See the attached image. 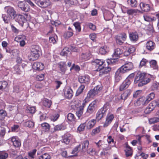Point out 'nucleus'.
<instances>
[{
  "mask_svg": "<svg viewBox=\"0 0 159 159\" xmlns=\"http://www.w3.org/2000/svg\"><path fill=\"white\" fill-rule=\"evenodd\" d=\"M93 65L95 66V71H99V75L102 76L109 72L111 70V67L106 66L105 61L102 60L96 59L93 62Z\"/></svg>",
  "mask_w": 159,
  "mask_h": 159,
  "instance_id": "nucleus-1",
  "label": "nucleus"
},
{
  "mask_svg": "<svg viewBox=\"0 0 159 159\" xmlns=\"http://www.w3.org/2000/svg\"><path fill=\"white\" fill-rule=\"evenodd\" d=\"M150 79L147 77V74L145 73L138 72L136 75L134 80V83L137 84L139 82L138 86L141 87L149 83Z\"/></svg>",
  "mask_w": 159,
  "mask_h": 159,
  "instance_id": "nucleus-2",
  "label": "nucleus"
},
{
  "mask_svg": "<svg viewBox=\"0 0 159 159\" xmlns=\"http://www.w3.org/2000/svg\"><path fill=\"white\" fill-rule=\"evenodd\" d=\"M41 54V49L38 45L32 46L30 48V54L29 57V60L34 61L37 60Z\"/></svg>",
  "mask_w": 159,
  "mask_h": 159,
  "instance_id": "nucleus-3",
  "label": "nucleus"
},
{
  "mask_svg": "<svg viewBox=\"0 0 159 159\" xmlns=\"http://www.w3.org/2000/svg\"><path fill=\"white\" fill-rule=\"evenodd\" d=\"M127 38L126 34L124 33H122L116 35L115 39L116 43L119 45H122L125 41Z\"/></svg>",
  "mask_w": 159,
  "mask_h": 159,
  "instance_id": "nucleus-4",
  "label": "nucleus"
},
{
  "mask_svg": "<svg viewBox=\"0 0 159 159\" xmlns=\"http://www.w3.org/2000/svg\"><path fill=\"white\" fill-rule=\"evenodd\" d=\"M133 68V64L131 62H129L125 64L119 69L120 71L122 72V74L126 72L131 70Z\"/></svg>",
  "mask_w": 159,
  "mask_h": 159,
  "instance_id": "nucleus-5",
  "label": "nucleus"
},
{
  "mask_svg": "<svg viewBox=\"0 0 159 159\" xmlns=\"http://www.w3.org/2000/svg\"><path fill=\"white\" fill-rule=\"evenodd\" d=\"M24 15L25 17L22 15L20 14H16L15 16V18L16 21L18 22L20 24L23 25L24 22L26 20V19L28 17V14L25 13Z\"/></svg>",
  "mask_w": 159,
  "mask_h": 159,
  "instance_id": "nucleus-6",
  "label": "nucleus"
},
{
  "mask_svg": "<svg viewBox=\"0 0 159 159\" xmlns=\"http://www.w3.org/2000/svg\"><path fill=\"white\" fill-rule=\"evenodd\" d=\"M18 6L21 10L25 12H28L30 10V6L25 1L19 2Z\"/></svg>",
  "mask_w": 159,
  "mask_h": 159,
  "instance_id": "nucleus-7",
  "label": "nucleus"
},
{
  "mask_svg": "<svg viewBox=\"0 0 159 159\" xmlns=\"http://www.w3.org/2000/svg\"><path fill=\"white\" fill-rule=\"evenodd\" d=\"M5 10L8 15L13 19L15 18V15L16 13V11L14 8L11 7H6L5 8Z\"/></svg>",
  "mask_w": 159,
  "mask_h": 159,
  "instance_id": "nucleus-8",
  "label": "nucleus"
},
{
  "mask_svg": "<svg viewBox=\"0 0 159 159\" xmlns=\"http://www.w3.org/2000/svg\"><path fill=\"white\" fill-rule=\"evenodd\" d=\"M114 118L113 114L108 113L106 118L105 121L103 124V127H106L108 126L112 122Z\"/></svg>",
  "mask_w": 159,
  "mask_h": 159,
  "instance_id": "nucleus-9",
  "label": "nucleus"
},
{
  "mask_svg": "<svg viewBox=\"0 0 159 159\" xmlns=\"http://www.w3.org/2000/svg\"><path fill=\"white\" fill-rule=\"evenodd\" d=\"M73 136L68 133L65 134L62 136V142L68 144L69 143L70 141L73 138Z\"/></svg>",
  "mask_w": 159,
  "mask_h": 159,
  "instance_id": "nucleus-10",
  "label": "nucleus"
},
{
  "mask_svg": "<svg viewBox=\"0 0 159 159\" xmlns=\"http://www.w3.org/2000/svg\"><path fill=\"white\" fill-rule=\"evenodd\" d=\"M147 104L144 99V97H142L138 99L135 101L134 102V105L135 106H144Z\"/></svg>",
  "mask_w": 159,
  "mask_h": 159,
  "instance_id": "nucleus-11",
  "label": "nucleus"
},
{
  "mask_svg": "<svg viewBox=\"0 0 159 159\" xmlns=\"http://www.w3.org/2000/svg\"><path fill=\"white\" fill-rule=\"evenodd\" d=\"M79 81L81 83L88 84L90 80V77L88 75L80 76L78 78Z\"/></svg>",
  "mask_w": 159,
  "mask_h": 159,
  "instance_id": "nucleus-12",
  "label": "nucleus"
},
{
  "mask_svg": "<svg viewBox=\"0 0 159 159\" xmlns=\"http://www.w3.org/2000/svg\"><path fill=\"white\" fill-rule=\"evenodd\" d=\"M129 38L131 41L135 43L138 41L139 39V34L136 32H132L129 34Z\"/></svg>",
  "mask_w": 159,
  "mask_h": 159,
  "instance_id": "nucleus-13",
  "label": "nucleus"
},
{
  "mask_svg": "<svg viewBox=\"0 0 159 159\" xmlns=\"http://www.w3.org/2000/svg\"><path fill=\"white\" fill-rule=\"evenodd\" d=\"M33 69L36 70H42L44 67V64L40 62H35L33 65Z\"/></svg>",
  "mask_w": 159,
  "mask_h": 159,
  "instance_id": "nucleus-14",
  "label": "nucleus"
},
{
  "mask_svg": "<svg viewBox=\"0 0 159 159\" xmlns=\"http://www.w3.org/2000/svg\"><path fill=\"white\" fill-rule=\"evenodd\" d=\"M130 84V81L128 80V79H125L120 86V91H122L127 88Z\"/></svg>",
  "mask_w": 159,
  "mask_h": 159,
  "instance_id": "nucleus-15",
  "label": "nucleus"
},
{
  "mask_svg": "<svg viewBox=\"0 0 159 159\" xmlns=\"http://www.w3.org/2000/svg\"><path fill=\"white\" fill-rule=\"evenodd\" d=\"M142 11L145 12H148L150 11L151 7L149 4L141 2L139 4Z\"/></svg>",
  "mask_w": 159,
  "mask_h": 159,
  "instance_id": "nucleus-16",
  "label": "nucleus"
},
{
  "mask_svg": "<svg viewBox=\"0 0 159 159\" xmlns=\"http://www.w3.org/2000/svg\"><path fill=\"white\" fill-rule=\"evenodd\" d=\"M125 144V151L126 157H129L131 156L132 155L133 152L132 148L128 145L127 142Z\"/></svg>",
  "mask_w": 159,
  "mask_h": 159,
  "instance_id": "nucleus-17",
  "label": "nucleus"
},
{
  "mask_svg": "<svg viewBox=\"0 0 159 159\" xmlns=\"http://www.w3.org/2000/svg\"><path fill=\"white\" fill-rule=\"evenodd\" d=\"M73 92L71 88H69L66 90L64 92L65 98L68 99H71L73 96Z\"/></svg>",
  "mask_w": 159,
  "mask_h": 159,
  "instance_id": "nucleus-18",
  "label": "nucleus"
},
{
  "mask_svg": "<svg viewBox=\"0 0 159 159\" xmlns=\"http://www.w3.org/2000/svg\"><path fill=\"white\" fill-rule=\"evenodd\" d=\"M85 123H86L87 128L88 129H91L95 125L96 123V120L95 119H93L89 121H86Z\"/></svg>",
  "mask_w": 159,
  "mask_h": 159,
  "instance_id": "nucleus-19",
  "label": "nucleus"
},
{
  "mask_svg": "<svg viewBox=\"0 0 159 159\" xmlns=\"http://www.w3.org/2000/svg\"><path fill=\"white\" fill-rule=\"evenodd\" d=\"M155 43L151 41H148L146 44V49L149 51L153 50L155 48Z\"/></svg>",
  "mask_w": 159,
  "mask_h": 159,
  "instance_id": "nucleus-20",
  "label": "nucleus"
},
{
  "mask_svg": "<svg viewBox=\"0 0 159 159\" xmlns=\"http://www.w3.org/2000/svg\"><path fill=\"white\" fill-rule=\"evenodd\" d=\"M106 114L105 112L100 109L96 114V119L98 121L101 120Z\"/></svg>",
  "mask_w": 159,
  "mask_h": 159,
  "instance_id": "nucleus-21",
  "label": "nucleus"
},
{
  "mask_svg": "<svg viewBox=\"0 0 159 159\" xmlns=\"http://www.w3.org/2000/svg\"><path fill=\"white\" fill-rule=\"evenodd\" d=\"M132 91L131 90L128 89L125 90L123 93L121 94L120 96L121 99L124 100L127 99L131 94Z\"/></svg>",
  "mask_w": 159,
  "mask_h": 159,
  "instance_id": "nucleus-22",
  "label": "nucleus"
},
{
  "mask_svg": "<svg viewBox=\"0 0 159 159\" xmlns=\"http://www.w3.org/2000/svg\"><path fill=\"white\" fill-rule=\"evenodd\" d=\"M43 106L47 108H50L52 104V101L47 98H44L42 100Z\"/></svg>",
  "mask_w": 159,
  "mask_h": 159,
  "instance_id": "nucleus-23",
  "label": "nucleus"
},
{
  "mask_svg": "<svg viewBox=\"0 0 159 159\" xmlns=\"http://www.w3.org/2000/svg\"><path fill=\"white\" fill-rule=\"evenodd\" d=\"M155 97V94L153 92H152L148 94L146 97H144V99L147 104L151 101Z\"/></svg>",
  "mask_w": 159,
  "mask_h": 159,
  "instance_id": "nucleus-24",
  "label": "nucleus"
},
{
  "mask_svg": "<svg viewBox=\"0 0 159 159\" xmlns=\"http://www.w3.org/2000/svg\"><path fill=\"white\" fill-rule=\"evenodd\" d=\"M58 65L61 72L64 73L67 70L66 63L64 62H61L59 63Z\"/></svg>",
  "mask_w": 159,
  "mask_h": 159,
  "instance_id": "nucleus-25",
  "label": "nucleus"
},
{
  "mask_svg": "<svg viewBox=\"0 0 159 159\" xmlns=\"http://www.w3.org/2000/svg\"><path fill=\"white\" fill-rule=\"evenodd\" d=\"M123 52V51L119 48H117L115 50L114 52L112 55L113 57L116 58H119L120 55Z\"/></svg>",
  "mask_w": 159,
  "mask_h": 159,
  "instance_id": "nucleus-26",
  "label": "nucleus"
},
{
  "mask_svg": "<svg viewBox=\"0 0 159 159\" xmlns=\"http://www.w3.org/2000/svg\"><path fill=\"white\" fill-rule=\"evenodd\" d=\"M87 153L93 155H95L98 152V149H97L95 146H92L90 147L87 149Z\"/></svg>",
  "mask_w": 159,
  "mask_h": 159,
  "instance_id": "nucleus-27",
  "label": "nucleus"
},
{
  "mask_svg": "<svg viewBox=\"0 0 159 159\" xmlns=\"http://www.w3.org/2000/svg\"><path fill=\"white\" fill-rule=\"evenodd\" d=\"M85 88L84 85L81 84L78 88L75 94V96H78L81 94L83 92Z\"/></svg>",
  "mask_w": 159,
  "mask_h": 159,
  "instance_id": "nucleus-28",
  "label": "nucleus"
},
{
  "mask_svg": "<svg viewBox=\"0 0 159 159\" xmlns=\"http://www.w3.org/2000/svg\"><path fill=\"white\" fill-rule=\"evenodd\" d=\"M143 17L144 20L147 22H150L156 20V18H155V17H151L148 14H144L143 16Z\"/></svg>",
  "mask_w": 159,
  "mask_h": 159,
  "instance_id": "nucleus-29",
  "label": "nucleus"
},
{
  "mask_svg": "<svg viewBox=\"0 0 159 159\" xmlns=\"http://www.w3.org/2000/svg\"><path fill=\"white\" fill-rule=\"evenodd\" d=\"M91 53L89 52H87L85 53H83L81 55V58L84 61L89 60L90 58Z\"/></svg>",
  "mask_w": 159,
  "mask_h": 159,
  "instance_id": "nucleus-30",
  "label": "nucleus"
},
{
  "mask_svg": "<svg viewBox=\"0 0 159 159\" xmlns=\"http://www.w3.org/2000/svg\"><path fill=\"white\" fill-rule=\"evenodd\" d=\"M42 129L45 132H48L49 131L50 125L48 123L44 122L41 124Z\"/></svg>",
  "mask_w": 159,
  "mask_h": 159,
  "instance_id": "nucleus-31",
  "label": "nucleus"
},
{
  "mask_svg": "<svg viewBox=\"0 0 159 159\" xmlns=\"http://www.w3.org/2000/svg\"><path fill=\"white\" fill-rule=\"evenodd\" d=\"M82 149L83 151L89 149V142L88 140H86L84 141L82 143Z\"/></svg>",
  "mask_w": 159,
  "mask_h": 159,
  "instance_id": "nucleus-32",
  "label": "nucleus"
},
{
  "mask_svg": "<svg viewBox=\"0 0 159 159\" xmlns=\"http://www.w3.org/2000/svg\"><path fill=\"white\" fill-rule=\"evenodd\" d=\"M11 142L13 143V145L15 147H19L21 145L20 141L16 139L14 137H12L11 139Z\"/></svg>",
  "mask_w": 159,
  "mask_h": 159,
  "instance_id": "nucleus-33",
  "label": "nucleus"
},
{
  "mask_svg": "<svg viewBox=\"0 0 159 159\" xmlns=\"http://www.w3.org/2000/svg\"><path fill=\"white\" fill-rule=\"evenodd\" d=\"M37 4L40 7L44 8L47 7L49 5V3L46 1H39L38 2Z\"/></svg>",
  "mask_w": 159,
  "mask_h": 159,
  "instance_id": "nucleus-34",
  "label": "nucleus"
},
{
  "mask_svg": "<svg viewBox=\"0 0 159 159\" xmlns=\"http://www.w3.org/2000/svg\"><path fill=\"white\" fill-rule=\"evenodd\" d=\"M7 116L6 111L3 109L0 110V121H3L4 120L5 117Z\"/></svg>",
  "mask_w": 159,
  "mask_h": 159,
  "instance_id": "nucleus-35",
  "label": "nucleus"
},
{
  "mask_svg": "<svg viewBox=\"0 0 159 159\" xmlns=\"http://www.w3.org/2000/svg\"><path fill=\"white\" fill-rule=\"evenodd\" d=\"M67 119L68 121L71 122H75L76 121V118L74 115L71 113H69L67 116Z\"/></svg>",
  "mask_w": 159,
  "mask_h": 159,
  "instance_id": "nucleus-36",
  "label": "nucleus"
},
{
  "mask_svg": "<svg viewBox=\"0 0 159 159\" xmlns=\"http://www.w3.org/2000/svg\"><path fill=\"white\" fill-rule=\"evenodd\" d=\"M127 2L129 5L132 7H136L138 5L136 0H127Z\"/></svg>",
  "mask_w": 159,
  "mask_h": 159,
  "instance_id": "nucleus-37",
  "label": "nucleus"
},
{
  "mask_svg": "<svg viewBox=\"0 0 159 159\" xmlns=\"http://www.w3.org/2000/svg\"><path fill=\"white\" fill-rule=\"evenodd\" d=\"M13 74H20V66L18 64H16L13 68L12 70Z\"/></svg>",
  "mask_w": 159,
  "mask_h": 159,
  "instance_id": "nucleus-38",
  "label": "nucleus"
},
{
  "mask_svg": "<svg viewBox=\"0 0 159 159\" xmlns=\"http://www.w3.org/2000/svg\"><path fill=\"white\" fill-rule=\"evenodd\" d=\"M98 93H97V92L93 89L89 91L87 94V97L89 98H93Z\"/></svg>",
  "mask_w": 159,
  "mask_h": 159,
  "instance_id": "nucleus-39",
  "label": "nucleus"
},
{
  "mask_svg": "<svg viewBox=\"0 0 159 159\" xmlns=\"http://www.w3.org/2000/svg\"><path fill=\"white\" fill-rule=\"evenodd\" d=\"M66 128V126L63 124L57 125L54 127V132L57 131L63 130L65 129Z\"/></svg>",
  "mask_w": 159,
  "mask_h": 159,
  "instance_id": "nucleus-40",
  "label": "nucleus"
},
{
  "mask_svg": "<svg viewBox=\"0 0 159 159\" xmlns=\"http://www.w3.org/2000/svg\"><path fill=\"white\" fill-rule=\"evenodd\" d=\"M2 17L3 20L6 23H8L10 21V20L13 19L11 17H10L9 16L7 15H6L5 14L2 15Z\"/></svg>",
  "mask_w": 159,
  "mask_h": 159,
  "instance_id": "nucleus-41",
  "label": "nucleus"
},
{
  "mask_svg": "<svg viewBox=\"0 0 159 159\" xmlns=\"http://www.w3.org/2000/svg\"><path fill=\"white\" fill-rule=\"evenodd\" d=\"M81 148V145L79 144L78 146H76L75 147L74 149L71 152V153L72 154H74V155L71 156V157L73 156H77V154L78 152V150L80 148Z\"/></svg>",
  "mask_w": 159,
  "mask_h": 159,
  "instance_id": "nucleus-42",
  "label": "nucleus"
},
{
  "mask_svg": "<svg viewBox=\"0 0 159 159\" xmlns=\"http://www.w3.org/2000/svg\"><path fill=\"white\" fill-rule=\"evenodd\" d=\"M120 70L118 69L115 73V78L117 81H119L121 79V74L122 73V72L121 71H120Z\"/></svg>",
  "mask_w": 159,
  "mask_h": 159,
  "instance_id": "nucleus-43",
  "label": "nucleus"
},
{
  "mask_svg": "<svg viewBox=\"0 0 159 159\" xmlns=\"http://www.w3.org/2000/svg\"><path fill=\"white\" fill-rule=\"evenodd\" d=\"M112 57L113 58H111L110 59H108L107 60V63L108 65H114L117 62V59L118 58H116V57Z\"/></svg>",
  "mask_w": 159,
  "mask_h": 159,
  "instance_id": "nucleus-44",
  "label": "nucleus"
},
{
  "mask_svg": "<svg viewBox=\"0 0 159 159\" xmlns=\"http://www.w3.org/2000/svg\"><path fill=\"white\" fill-rule=\"evenodd\" d=\"M8 156V154L6 151H0V159H6Z\"/></svg>",
  "mask_w": 159,
  "mask_h": 159,
  "instance_id": "nucleus-45",
  "label": "nucleus"
},
{
  "mask_svg": "<svg viewBox=\"0 0 159 159\" xmlns=\"http://www.w3.org/2000/svg\"><path fill=\"white\" fill-rule=\"evenodd\" d=\"M37 150L35 149H34L28 152V156L31 159H34V156L36 153Z\"/></svg>",
  "mask_w": 159,
  "mask_h": 159,
  "instance_id": "nucleus-46",
  "label": "nucleus"
},
{
  "mask_svg": "<svg viewBox=\"0 0 159 159\" xmlns=\"http://www.w3.org/2000/svg\"><path fill=\"white\" fill-rule=\"evenodd\" d=\"M24 125L25 126L32 128L34 126V123L32 121L28 120L25 122Z\"/></svg>",
  "mask_w": 159,
  "mask_h": 159,
  "instance_id": "nucleus-47",
  "label": "nucleus"
},
{
  "mask_svg": "<svg viewBox=\"0 0 159 159\" xmlns=\"http://www.w3.org/2000/svg\"><path fill=\"white\" fill-rule=\"evenodd\" d=\"M138 138H137V140H133L131 142V143L133 146H135L137 143H138L139 145L141 144V137L139 135L138 136Z\"/></svg>",
  "mask_w": 159,
  "mask_h": 159,
  "instance_id": "nucleus-48",
  "label": "nucleus"
},
{
  "mask_svg": "<svg viewBox=\"0 0 159 159\" xmlns=\"http://www.w3.org/2000/svg\"><path fill=\"white\" fill-rule=\"evenodd\" d=\"M8 85V83L6 81H0V90L5 89Z\"/></svg>",
  "mask_w": 159,
  "mask_h": 159,
  "instance_id": "nucleus-49",
  "label": "nucleus"
},
{
  "mask_svg": "<svg viewBox=\"0 0 159 159\" xmlns=\"http://www.w3.org/2000/svg\"><path fill=\"white\" fill-rule=\"evenodd\" d=\"M84 109L79 107V108L76 112V114L79 118L82 116L83 113Z\"/></svg>",
  "mask_w": 159,
  "mask_h": 159,
  "instance_id": "nucleus-50",
  "label": "nucleus"
},
{
  "mask_svg": "<svg viewBox=\"0 0 159 159\" xmlns=\"http://www.w3.org/2000/svg\"><path fill=\"white\" fill-rule=\"evenodd\" d=\"M73 25L74 26L76 30L78 32H80L81 30L80 23L78 22H76L74 23Z\"/></svg>",
  "mask_w": 159,
  "mask_h": 159,
  "instance_id": "nucleus-51",
  "label": "nucleus"
},
{
  "mask_svg": "<svg viewBox=\"0 0 159 159\" xmlns=\"http://www.w3.org/2000/svg\"><path fill=\"white\" fill-rule=\"evenodd\" d=\"M73 31H68L64 33V36L66 39H68L72 36L73 34Z\"/></svg>",
  "mask_w": 159,
  "mask_h": 159,
  "instance_id": "nucleus-52",
  "label": "nucleus"
},
{
  "mask_svg": "<svg viewBox=\"0 0 159 159\" xmlns=\"http://www.w3.org/2000/svg\"><path fill=\"white\" fill-rule=\"evenodd\" d=\"M51 157L48 153H44L39 156V159H50Z\"/></svg>",
  "mask_w": 159,
  "mask_h": 159,
  "instance_id": "nucleus-53",
  "label": "nucleus"
},
{
  "mask_svg": "<svg viewBox=\"0 0 159 159\" xmlns=\"http://www.w3.org/2000/svg\"><path fill=\"white\" fill-rule=\"evenodd\" d=\"M27 110L28 111V112L31 114H34L35 112L36 108L35 107L28 106L27 107Z\"/></svg>",
  "mask_w": 159,
  "mask_h": 159,
  "instance_id": "nucleus-54",
  "label": "nucleus"
},
{
  "mask_svg": "<svg viewBox=\"0 0 159 159\" xmlns=\"http://www.w3.org/2000/svg\"><path fill=\"white\" fill-rule=\"evenodd\" d=\"M95 109L94 108L92 107L91 106L89 105L87 108L86 113L89 115L92 114L94 111Z\"/></svg>",
  "mask_w": 159,
  "mask_h": 159,
  "instance_id": "nucleus-55",
  "label": "nucleus"
},
{
  "mask_svg": "<svg viewBox=\"0 0 159 159\" xmlns=\"http://www.w3.org/2000/svg\"><path fill=\"white\" fill-rule=\"evenodd\" d=\"M150 66L154 69L157 68V61L154 60H152L150 62Z\"/></svg>",
  "mask_w": 159,
  "mask_h": 159,
  "instance_id": "nucleus-56",
  "label": "nucleus"
},
{
  "mask_svg": "<svg viewBox=\"0 0 159 159\" xmlns=\"http://www.w3.org/2000/svg\"><path fill=\"white\" fill-rule=\"evenodd\" d=\"M94 90L98 94L102 90V85H98L96 86L93 88Z\"/></svg>",
  "mask_w": 159,
  "mask_h": 159,
  "instance_id": "nucleus-57",
  "label": "nucleus"
},
{
  "mask_svg": "<svg viewBox=\"0 0 159 159\" xmlns=\"http://www.w3.org/2000/svg\"><path fill=\"white\" fill-rule=\"evenodd\" d=\"M159 86V84L157 83H153L151 87V88L152 91L157 90L158 89Z\"/></svg>",
  "mask_w": 159,
  "mask_h": 159,
  "instance_id": "nucleus-58",
  "label": "nucleus"
},
{
  "mask_svg": "<svg viewBox=\"0 0 159 159\" xmlns=\"http://www.w3.org/2000/svg\"><path fill=\"white\" fill-rule=\"evenodd\" d=\"M86 125V123H84L81 124L78 127L77 130L80 132L84 131V129Z\"/></svg>",
  "mask_w": 159,
  "mask_h": 159,
  "instance_id": "nucleus-59",
  "label": "nucleus"
},
{
  "mask_svg": "<svg viewBox=\"0 0 159 159\" xmlns=\"http://www.w3.org/2000/svg\"><path fill=\"white\" fill-rule=\"evenodd\" d=\"M148 106L151 107V108H152V109L154 110L155 107L157 106V101L154 100L152 101Z\"/></svg>",
  "mask_w": 159,
  "mask_h": 159,
  "instance_id": "nucleus-60",
  "label": "nucleus"
},
{
  "mask_svg": "<svg viewBox=\"0 0 159 159\" xmlns=\"http://www.w3.org/2000/svg\"><path fill=\"white\" fill-rule=\"evenodd\" d=\"M149 122L151 124H154L159 122V118L153 117L150 118L149 120Z\"/></svg>",
  "mask_w": 159,
  "mask_h": 159,
  "instance_id": "nucleus-61",
  "label": "nucleus"
},
{
  "mask_svg": "<svg viewBox=\"0 0 159 159\" xmlns=\"http://www.w3.org/2000/svg\"><path fill=\"white\" fill-rule=\"evenodd\" d=\"M101 126H99L92 130V132L93 134H96L99 133L101 130Z\"/></svg>",
  "mask_w": 159,
  "mask_h": 159,
  "instance_id": "nucleus-62",
  "label": "nucleus"
},
{
  "mask_svg": "<svg viewBox=\"0 0 159 159\" xmlns=\"http://www.w3.org/2000/svg\"><path fill=\"white\" fill-rule=\"evenodd\" d=\"M148 62V60L144 58L142 59L140 62L139 67H141L145 66Z\"/></svg>",
  "mask_w": 159,
  "mask_h": 159,
  "instance_id": "nucleus-63",
  "label": "nucleus"
},
{
  "mask_svg": "<svg viewBox=\"0 0 159 159\" xmlns=\"http://www.w3.org/2000/svg\"><path fill=\"white\" fill-rule=\"evenodd\" d=\"M73 69H74L75 71H76L78 72L80 70V67L78 65H75V64H74L72 65V67L70 68V70H71Z\"/></svg>",
  "mask_w": 159,
  "mask_h": 159,
  "instance_id": "nucleus-64",
  "label": "nucleus"
}]
</instances>
